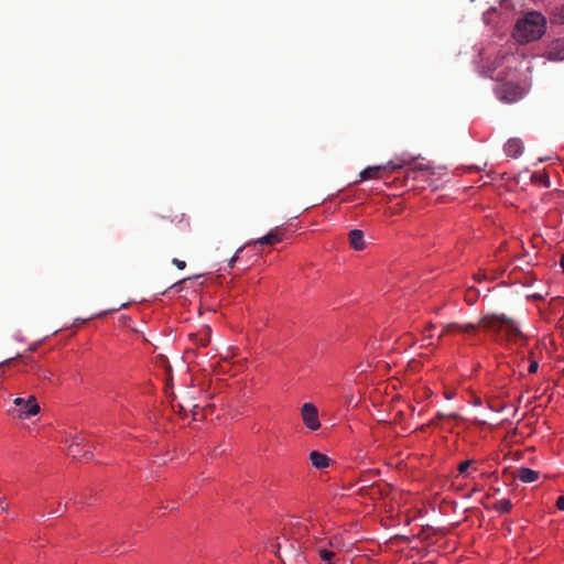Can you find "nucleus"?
Returning <instances> with one entry per match:
<instances>
[{
  "instance_id": "18",
  "label": "nucleus",
  "mask_w": 564,
  "mask_h": 564,
  "mask_svg": "<svg viewBox=\"0 0 564 564\" xmlns=\"http://www.w3.org/2000/svg\"><path fill=\"white\" fill-rule=\"evenodd\" d=\"M84 443V438L76 437L74 442L68 447V455L76 458L79 456V446Z\"/></svg>"
},
{
  "instance_id": "25",
  "label": "nucleus",
  "mask_w": 564,
  "mask_h": 564,
  "mask_svg": "<svg viewBox=\"0 0 564 564\" xmlns=\"http://www.w3.org/2000/svg\"><path fill=\"white\" fill-rule=\"evenodd\" d=\"M469 465H470V462H469V460H466V462L460 463V464L458 465V473H459V474H464V473L468 469Z\"/></svg>"
},
{
  "instance_id": "1",
  "label": "nucleus",
  "mask_w": 564,
  "mask_h": 564,
  "mask_svg": "<svg viewBox=\"0 0 564 564\" xmlns=\"http://www.w3.org/2000/svg\"><path fill=\"white\" fill-rule=\"evenodd\" d=\"M545 31V19L539 12H529L516 24L513 36L521 43L535 41L542 36Z\"/></svg>"
},
{
  "instance_id": "43",
  "label": "nucleus",
  "mask_w": 564,
  "mask_h": 564,
  "mask_svg": "<svg viewBox=\"0 0 564 564\" xmlns=\"http://www.w3.org/2000/svg\"><path fill=\"white\" fill-rule=\"evenodd\" d=\"M2 509H3V511H8V507L7 506L2 507Z\"/></svg>"
},
{
  "instance_id": "35",
  "label": "nucleus",
  "mask_w": 564,
  "mask_h": 564,
  "mask_svg": "<svg viewBox=\"0 0 564 564\" xmlns=\"http://www.w3.org/2000/svg\"><path fill=\"white\" fill-rule=\"evenodd\" d=\"M560 264H561V268L563 269L564 271V254L561 257L560 259Z\"/></svg>"
},
{
  "instance_id": "8",
  "label": "nucleus",
  "mask_w": 564,
  "mask_h": 564,
  "mask_svg": "<svg viewBox=\"0 0 564 564\" xmlns=\"http://www.w3.org/2000/svg\"><path fill=\"white\" fill-rule=\"evenodd\" d=\"M503 151L508 158L517 159L523 151V144L519 139H510L505 144Z\"/></svg>"
},
{
  "instance_id": "15",
  "label": "nucleus",
  "mask_w": 564,
  "mask_h": 564,
  "mask_svg": "<svg viewBox=\"0 0 564 564\" xmlns=\"http://www.w3.org/2000/svg\"><path fill=\"white\" fill-rule=\"evenodd\" d=\"M161 220H169L170 223H177L183 224L185 228L189 227V221L185 217V214H178V215H170V216H161Z\"/></svg>"
},
{
  "instance_id": "38",
  "label": "nucleus",
  "mask_w": 564,
  "mask_h": 564,
  "mask_svg": "<svg viewBox=\"0 0 564 564\" xmlns=\"http://www.w3.org/2000/svg\"><path fill=\"white\" fill-rule=\"evenodd\" d=\"M500 430H501V427H499V429L497 426L495 427L496 436L498 435V433L500 434Z\"/></svg>"
},
{
  "instance_id": "4",
  "label": "nucleus",
  "mask_w": 564,
  "mask_h": 564,
  "mask_svg": "<svg viewBox=\"0 0 564 564\" xmlns=\"http://www.w3.org/2000/svg\"><path fill=\"white\" fill-rule=\"evenodd\" d=\"M410 163H411V161H406V160L402 159L398 163L391 161L386 165L368 166L367 169L361 171L360 181L381 178L382 177L381 173H384L388 170H391V171L400 170Z\"/></svg>"
},
{
  "instance_id": "21",
  "label": "nucleus",
  "mask_w": 564,
  "mask_h": 564,
  "mask_svg": "<svg viewBox=\"0 0 564 564\" xmlns=\"http://www.w3.org/2000/svg\"><path fill=\"white\" fill-rule=\"evenodd\" d=\"M553 19L558 23H564V6L554 10Z\"/></svg>"
},
{
  "instance_id": "45",
  "label": "nucleus",
  "mask_w": 564,
  "mask_h": 564,
  "mask_svg": "<svg viewBox=\"0 0 564 564\" xmlns=\"http://www.w3.org/2000/svg\"><path fill=\"white\" fill-rule=\"evenodd\" d=\"M500 296H501L503 300H506V297H507L505 293H503V294H501Z\"/></svg>"
},
{
  "instance_id": "6",
  "label": "nucleus",
  "mask_w": 564,
  "mask_h": 564,
  "mask_svg": "<svg viewBox=\"0 0 564 564\" xmlns=\"http://www.w3.org/2000/svg\"><path fill=\"white\" fill-rule=\"evenodd\" d=\"M13 403L19 408L21 417L36 415L40 412V405L34 395H30L28 399L15 398Z\"/></svg>"
},
{
  "instance_id": "36",
  "label": "nucleus",
  "mask_w": 564,
  "mask_h": 564,
  "mask_svg": "<svg viewBox=\"0 0 564 564\" xmlns=\"http://www.w3.org/2000/svg\"><path fill=\"white\" fill-rule=\"evenodd\" d=\"M11 361H12V359H7L6 361L0 364V367L3 366V365H9Z\"/></svg>"
},
{
  "instance_id": "12",
  "label": "nucleus",
  "mask_w": 564,
  "mask_h": 564,
  "mask_svg": "<svg viewBox=\"0 0 564 564\" xmlns=\"http://www.w3.org/2000/svg\"><path fill=\"white\" fill-rule=\"evenodd\" d=\"M189 338L198 346L205 347L208 345L210 339V328L205 326L196 334H191Z\"/></svg>"
},
{
  "instance_id": "13",
  "label": "nucleus",
  "mask_w": 564,
  "mask_h": 564,
  "mask_svg": "<svg viewBox=\"0 0 564 564\" xmlns=\"http://www.w3.org/2000/svg\"><path fill=\"white\" fill-rule=\"evenodd\" d=\"M281 240L282 239L278 235V232L275 230H271L267 235H264L263 237L248 242V245H252L253 243V245H271L272 246V245H275V243L280 242Z\"/></svg>"
},
{
  "instance_id": "3",
  "label": "nucleus",
  "mask_w": 564,
  "mask_h": 564,
  "mask_svg": "<svg viewBox=\"0 0 564 564\" xmlns=\"http://www.w3.org/2000/svg\"><path fill=\"white\" fill-rule=\"evenodd\" d=\"M524 95L523 88L519 85L518 82L510 79L506 82H500L498 86H496V96L500 101L506 104H512L520 100Z\"/></svg>"
},
{
  "instance_id": "29",
  "label": "nucleus",
  "mask_w": 564,
  "mask_h": 564,
  "mask_svg": "<svg viewBox=\"0 0 564 564\" xmlns=\"http://www.w3.org/2000/svg\"><path fill=\"white\" fill-rule=\"evenodd\" d=\"M474 278L478 282H481V280H487V275L485 273H477Z\"/></svg>"
},
{
  "instance_id": "11",
  "label": "nucleus",
  "mask_w": 564,
  "mask_h": 564,
  "mask_svg": "<svg viewBox=\"0 0 564 564\" xmlns=\"http://www.w3.org/2000/svg\"><path fill=\"white\" fill-rule=\"evenodd\" d=\"M349 243L352 249L360 251L365 248L364 232L359 229L349 231Z\"/></svg>"
},
{
  "instance_id": "26",
  "label": "nucleus",
  "mask_w": 564,
  "mask_h": 564,
  "mask_svg": "<svg viewBox=\"0 0 564 564\" xmlns=\"http://www.w3.org/2000/svg\"><path fill=\"white\" fill-rule=\"evenodd\" d=\"M556 507L558 510L564 511V496H560L556 500Z\"/></svg>"
},
{
  "instance_id": "10",
  "label": "nucleus",
  "mask_w": 564,
  "mask_h": 564,
  "mask_svg": "<svg viewBox=\"0 0 564 564\" xmlns=\"http://www.w3.org/2000/svg\"><path fill=\"white\" fill-rule=\"evenodd\" d=\"M310 460L312 465L317 469H324L329 466L330 458L317 451H313L310 453Z\"/></svg>"
},
{
  "instance_id": "24",
  "label": "nucleus",
  "mask_w": 564,
  "mask_h": 564,
  "mask_svg": "<svg viewBox=\"0 0 564 564\" xmlns=\"http://www.w3.org/2000/svg\"><path fill=\"white\" fill-rule=\"evenodd\" d=\"M172 263H173L177 269H180V270H183V269H185V267H186L185 261L180 260V259H177V258H174V259L172 260Z\"/></svg>"
},
{
  "instance_id": "33",
  "label": "nucleus",
  "mask_w": 564,
  "mask_h": 564,
  "mask_svg": "<svg viewBox=\"0 0 564 564\" xmlns=\"http://www.w3.org/2000/svg\"><path fill=\"white\" fill-rule=\"evenodd\" d=\"M475 420H476L477 422H479V423H482V424H484V423H486V420H485V419H482V417H479V416H476V417H475Z\"/></svg>"
},
{
  "instance_id": "40",
  "label": "nucleus",
  "mask_w": 564,
  "mask_h": 564,
  "mask_svg": "<svg viewBox=\"0 0 564 564\" xmlns=\"http://www.w3.org/2000/svg\"><path fill=\"white\" fill-rule=\"evenodd\" d=\"M486 292H487V294L485 295V297H487L489 295L490 288H486Z\"/></svg>"
},
{
  "instance_id": "32",
  "label": "nucleus",
  "mask_w": 564,
  "mask_h": 564,
  "mask_svg": "<svg viewBox=\"0 0 564 564\" xmlns=\"http://www.w3.org/2000/svg\"><path fill=\"white\" fill-rule=\"evenodd\" d=\"M83 456L88 460L93 457V454L90 452H85Z\"/></svg>"
},
{
  "instance_id": "17",
  "label": "nucleus",
  "mask_w": 564,
  "mask_h": 564,
  "mask_svg": "<svg viewBox=\"0 0 564 564\" xmlns=\"http://www.w3.org/2000/svg\"><path fill=\"white\" fill-rule=\"evenodd\" d=\"M512 509V503L509 499L503 498L496 501V512L499 513H508Z\"/></svg>"
},
{
  "instance_id": "34",
  "label": "nucleus",
  "mask_w": 564,
  "mask_h": 564,
  "mask_svg": "<svg viewBox=\"0 0 564 564\" xmlns=\"http://www.w3.org/2000/svg\"><path fill=\"white\" fill-rule=\"evenodd\" d=\"M475 405H481V399L480 398H475Z\"/></svg>"
},
{
  "instance_id": "22",
  "label": "nucleus",
  "mask_w": 564,
  "mask_h": 564,
  "mask_svg": "<svg viewBox=\"0 0 564 564\" xmlns=\"http://www.w3.org/2000/svg\"><path fill=\"white\" fill-rule=\"evenodd\" d=\"M480 75L482 77H487V78H492V69L490 67H482L480 70H479Z\"/></svg>"
},
{
  "instance_id": "39",
  "label": "nucleus",
  "mask_w": 564,
  "mask_h": 564,
  "mask_svg": "<svg viewBox=\"0 0 564 564\" xmlns=\"http://www.w3.org/2000/svg\"><path fill=\"white\" fill-rule=\"evenodd\" d=\"M185 280H186V279H182V281H180L178 283H175L173 286H176V285H178V284H181V283L185 282Z\"/></svg>"
},
{
  "instance_id": "46",
  "label": "nucleus",
  "mask_w": 564,
  "mask_h": 564,
  "mask_svg": "<svg viewBox=\"0 0 564 564\" xmlns=\"http://www.w3.org/2000/svg\"><path fill=\"white\" fill-rule=\"evenodd\" d=\"M0 506H2V499L0 498Z\"/></svg>"
},
{
  "instance_id": "23",
  "label": "nucleus",
  "mask_w": 564,
  "mask_h": 564,
  "mask_svg": "<svg viewBox=\"0 0 564 564\" xmlns=\"http://www.w3.org/2000/svg\"><path fill=\"white\" fill-rule=\"evenodd\" d=\"M242 250H243V247H240V248L236 251L235 256L229 260V263H228L229 268H234L235 263H236V262H237V260H238V256H239V253H240Z\"/></svg>"
},
{
  "instance_id": "31",
  "label": "nucleus",
  "mask_w": 564,
  "mask_h": 564,
  "mask_svg": "<svg viewBox=\"0 0 564 564\" xmlns=\"http://www.w3.org/2000/svg\"><path fill=\"white\" fill-rule=\"evenodd\" d=\"M272 551L275 552L276 554H279V551H280V543H274L272 544Z\"/></svg>"
},
{
  "instance_id": "5",
  "label": "nucleus",
  "mask_w": 564,
  "mask_h": 564,
  "mask_svg": "<svg viewBox=\"0 0 564 564\" xmlns=\"http://www.w3.org/2000/svg\"><path fill=\"white\" fill-rule=\"evenodd\" d=\"M301 417L305 426L311 431H316L321 427L318 410L313 403L307 402L302 405Z\"/></svg>"
},
{
  "instance_id": "30",
  "label": "nucleus",
  "mask_w": 564,
  "mask_h": 564,
  "mask_svg": "<svg viewBox=\"0 0 564 564\" xmlns=\"http://www.w3.org/2000/svg\"><path fill=\"white\" fill-rule=\"evenodd\" d=\"M491 11H492V9H489L484 14V20H485L486 23H488V21H489V18L491 15Z\"/></svg>"
},
{
  "instance_id": "44",
  "label": "nucleus",
  "mask_w": 564,
  "mask_h": 564,
  "mask_svg": "<svg viewBox=\"0 0 564 564\" xmlns=\"http://www.w3.org/2000/svg\"><path fill=\"white\" fill-rule=\"evenodd\" d=\"M327 544L332 546V545H333L332 540H329V541L327 542Z\"/></svg>"
},
{
  "instance_id": "7",
  "label": "nucleus",
  "mask_w": 564,
  "mask_h": 564,
  "mask_svg": "<svg viewBox=\"0 0 564 564\" xmlns=\"http://www.w3.org/2000/svg\"><path fill=\"white\" fill-rule=\"evenodd\" d=\"M307 542L310 543L312 549L319 555L322 561L326 563H332L330 561L335 557V552L328 550L322 539L313 536L308 538Z\"/></svg>"
},
{
  "instance_id": "47",
  "label": "nucleus",
  "mask_w": 564,
  "mask_h": 564,
  "mask_svg": "<svg viewBox=\"0 0 564 564\" xmlns=\"http://www.w3.org/2000/svg\"><path fill=\"white\" fill-rule=\"evenodd\" d=\"M326 564H335V563H326Z\"/></svg>"
},
{
  "instance_id": "27",
  "label": "nucleus",
  "mask_w": 564,
  "mask_h": 564,
  "mask_svg": "<svg viewBox=\"0 0 564 564\" xmlns=\"http://www.w3.org/2000/svg\"><path fill=\"white\" fill-rule=\"evenodd\" d=\"M538 368H539V364H538L536 361H532V362L529 365L528 371H529L530 373H534V372H536Z\"/></svg>"
},
{
  "instance_id": "42",
  "label": "nucleus",
  "mask_w": 564,
  "mask_h": 564,
  "mask_svg": "<svg viewBox=\"0 0 564 564\" xmlns=\"http://www.w3.org/2000/svg\"><path fill=\"white\" fill-rule=\"evenodd\" d=\"M487 403H488L489 409H492L490 400H487Z\"/></svg>"
},
{
  "instance_id": "2",
  "label": "nucleus",
  "mask_w": 564,
  "mask_h": 564,
  "mask_svg": "<svg viewBox=\"0 0 564 564\" xmlns=\"http://www.w3.org/2000/svg\"><path fill=\"white\" fill-rule=\"evenodd\" d=\"M496 337L503 336L510 343L523 340V334L519 327V322L505 312H496Z\"/></svg>"
},
{
  "instance_id": "28",
  "label": "nucleus",
  "mask_w": 564,
  "mask_h": 564,
  "mask_svg": "<svg viewBox=\"0 0 564 564\" xmlns=\"http://www.w3.org/2000/svg\"><path fill=\"white\" fill-rule=\"evenodd\" d=\"M556 45H563V50L561 52H558L557 54H555V57L558 59H563L564 58V42H557Z\"/></svg>"
},
{
  "instance_id": "20",
  "label": "nucleus",
  "mask_w": 564,
  "mask_h": 564,
  "mask_svg": "<svg viewBox=\"0 0 564 564\" xmlns=\"http://www.w3.org/2000/svg\"><path fill=\"white\" fill-rule=\"evenodd\" d=\"M494 326V315H487L480 321V327L490 329Z\"/></svg>"
},
{
  "instance_id": "16",
  "label": "nucleus",
  "mask_w": 564,
  "mask_h": 564,
  "mask_svg": "<svg viewBox=\"0 0 564 564\" xmlns=\"http://www.w3.org/2000/svg\"><path fill=\"white\" fill-rule=\"evenodd\" d=\"M479 295H480V290L475 286H470L466 290L465 300L468 304L473 305L474 303H476Z\"/></svg>"
},
{
  "instance_id": "19",
  "label": "nucleus",
  "mask_w": 564,
  "mask_h": 564,
  "mask_svg": "<svg viewBox=\"0 0 564 564\" xmlns=\"http://www.w3.org/2000/svg\"><path fill=\"white\" fill-rule=\"evenodd\" d=\"M305 534H308V528L306 525L297 522L292 527V535L294 539H299Z\"/></svg>"
},
{
  "instance_id": "37",
  "label": "nucleus",
  "mask_w": 564,
  "mask_h": 564,
  "mask_svg": "<svg viewBox=\"0 0 564 564\" xmlns=\"http://www.w3.org/2000/svg\"><path fill=\"white\" fill-rule=\"evenodd\" d=\"M36 373H37V376H39V377H44V378H46V375H45L44 372H43V373H41V372H40V370H39Z\"/></svg>"
},
{
  "instance_id": "9",
  "label": "nucleus",
  "mask_w": 564,
  "mask_h": 564,
  "mask_svg": "<svg viewBox=\"0 0 564 564\" xmlns=\"http://www.w3.org/2000/svg\"><path fill=\"white\" fill-rule=\"evenodd\" d=\"M474 329H475L474 324H467V325H459L456 323L446 324L442 330L440 338L445 335H449V334L471 333Z\"/></svg>"
},
{
  "instance_id": "14",
  "label": "nucleus",
  "mask_w": 564,
  "mask_h": 564,
  "mask_svg": "<svg viewBox=\"0 0 564 564\" xmlns=\"http://www.w3.org/2000/svg\"><path fill=\"white\" fill-rule=\"evenodd\" d=\"M516 475L522 482L525 484L533 482L539 478L538 471L525 467L518 468Z\"/></svg>"
},
{
  "instance_id": "41",
  "label": "nucleus",
  "mask_w": 564,
  "mask_h": 564,
  "mask_svg": "<svg viewBox=\"0 0 564 564\" xmlns=\"http://www.w3.org/2000/svg\"><path fill=\"white\" fill-rule=\"evenodd\" d=\"M433 327H434V325H433V324H430V325L427 326V330H431Z\"/></svg>"
}]
</instances>
